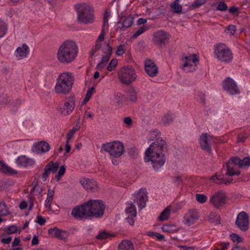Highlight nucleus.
<instances>
[{
	"mask_svg": "<svg viewBox=\"0 0 250 250\" xmlns=\"http://www.w3.org/2000/svg\"><path fill=\"white\" fill-rule=\"evenodd\" d=\"M29 52V47L25 44H23L21 47L17 48L16 51L17 56L26 57Z\"/></svg>",
	"mask_w": 250,
	"mask_h": 250,
	"instance_id": "30",
	"label": "nucleus"
},
{
	"mask_svg": "<svg viewBox=\"0 0 250 250\" xmlns=\"http://www.w3.org/2000/svg\"><path fill=\"white\" fill-rule=\"evenodd\" d=\"M101 47L102 44L100 42H96L95 47L93 49H92L91 51L90 57H93L94 55L99 50Z\"/></svg>",
	"mask_w": 250,
	"mask_h": 250,
	"instance_id": "52",
	"label": "nucleus"
},
{
	"mask_svg": "<svg viewBox=\"0 0 250 250\" xmlns=\"http://www.w3.org/2000/svg\"><path fill=\"white\" fill-rule=\"evenodd\" d=\"M171 211L170 206H169L167 207L161 213L158 218L159 221H164L167 220L170 215Z\"/></svg>",
	"mask_w": 250,
	"mask_h": 250,
	"instance_id": "33",
	"label": "nucleus"
},
{
	"mask_svg": "<svg viewBox=\"0 0 250 250\" xmlns=\"http://www.w3.org/2000/svg\"><path fill=\"white\" fill-rule=\"evenodd\" d=\"M48 232L51 237H55L61 240L64 239L67 235L66 231L59 229L57 228L49 229Z\"/></svg>",
	"mask_w": 250,
	"mask_h": 250,
	"instance_id": "24",
	"label": "nucleus"
},
{
	"mask_svg": "<svg viewBox=\"0 0 250 250\" xmlns=\"http://www.w3.org/2000/svg\"><path fill=\"white\" fill-rule=\"evenodd\" d=\"M214 143L213 137L207 133L202 134L199 138V143L201 148L209 153L212 152L211 146Z\"/></svg>",
	"mask_w": 250,
	"mask_h": 250,
	"instance_id": "12",
	"label": "nucleus"
},
{
	"mask_svg": "<svg viewBox=\"0 0 250 250\" xmlns=\"http://www.w3.org/2000/svg\"><path fill=\"white\" fill-rule=\"evenodd\" d=\"M118 61L116 59H112L108 64L107 69L109 71H113L117 65Z\"/></svg>",
	"mask_w": 250,
	"mask_h": 250,
	"instance_id": "46",
	"label": "nucleus"
},
{
	"mask_svg": "<svg viewBox=\"0 0 250 250\" xmlns=\"http://www.w3.org/2000/svg\"><path fill=\"white\" fill-rule=\"evenodd\" d=\"M80 128V126L73 127L72 129L67 134V140L69 141L73 137L74 133L77 131Z\"/></svg>",
	"mask_w": 250,
	"mask_h": 250,
	"instance_id": "49",
	"label": "nucleus"
},
{
	"mask_svg": "<svg viewBox=\"0 0 250 250\" xmlns=\"http://www.w3.org/2000/svg\"><path fill=\"white\" fill-rule=\"evenodd\" d=\"M226 202L227 196L223 191H218L215 192L209 199V203L217 208L224 206Z\"/></svg>",
	"mask_w": 250,
	"mask_h": 250,
	"instance_id": "10",
	"label": "nucleus"
},
{
	"mask_svg": "<svg viewBox=\"0 0 250 250\" xmlns=\"http://www.w3.org/2000/svg\"><path fill=\"white\" fill-rule=\"evenodd\" d=\"M145 70L146 73L150 77L156 76L158 73V69L153 61L147 59L145 62Z\"/></svg>",
	"mask_w": 250,
	"mask_h": 250,
	"instance_id": "20",
	"label": "nucleus"
},
{
	"mask_svg": "<svg viewBox=\"0 0 250 250\" xmlns=\"http://www.w3.org/2000/svg\"><path fill=\"white\" fill-rule=\"evenodd\" d=\"M124 123L126 125L127 127H130L132 125L133 121L131 117H126L124 119Z\"/></svg>",
	"mask_w": 250,
	"mask_h": 250,
	"instance_id": "54",
	"label": "nucleus"
},
{
	"mask_svg": "<svg viewBox=\"0 0 250 250\" xmlns=\"http://www.w3.org/2000/svg\"><path fill=\"white\" fill-rule=\"evenodd\" d=\"M198 101L202 104H206L205 95L203 93H200L198 95Z\"/></svg>",
	"mask_w": 250,
	"mask_h": 250,
	"instance_id": "55",
	"label": "nucleus"
},
{
	"mask_svg": "<svg viewBox=\"0 0 250 250\" xmlns=\"http://www.w3.org/2000/svg\"><path fill=\"white\" fill-rule=\"evenodd\" d=\"M37 182L36 183H35L34 181L33 182L32 185L33 186V187L30 191L31 193H32L33 192V191L35 190L36 188H37V189L39 190V193H41L42 191V190H43L42 188V187H37Z\"/></svg>",
	"mask_w": 250,
	"mask_h": 250,
	"instance_id": "61",
	"label": "nucleus"
},
{
	"mask_svg": "<svg viewBox=\"0 0 250 250\" xmlns=\"http://www.w3.org/2000/svg\"><path fill=\"white\" fill-rule=\"evenodd\" d=\"M172 121V114L170 112H167L164 115L162 118V123L164 125H167Z\"/></svg>",
	"mask_w": 250,
	"mask_h": 250,
	"instance_id": "36",
	"label": "nucleus"
},
{
	"mask_svg": "<svg viewBox=\"0 0 250 250\" xmlns=\"http://www.w3.org/2000/svg\"><path fill=\"white\" fill-rule=\"evenodd\" d=\"M17 231V227L15 225H12L8 227L6 230L7 234H10L16 233Z\"/></svg>",
	"mask_w": 250,
	"mask_h": 250,
	"instance_id": "56",
	"label": "nucleus"
},
{
	"mask_svg": "<svg viewBox=\"0 0 250 250\" xmlns=\"http://www.w3.org/2000/svg\"><path fill=\"white\" fill-rule=\"evenodd\" d=\"M134 202L137 203L141 209L144 208L148 200L146 189L141 188L137 193L134 194Z\"/></svg>",
	"mask_w": 250,
	"mask_h": 250,
	"instance_id": "17",
	"label": "nucleus"
},
{
	"mask_svg": "<svg viewBox=\"0 0 250 250\" xmlns=\"http://www.w3.org/2000/svg\"><path fill=\"white\" fill-rule=\"evenodd\" d=\"M101 151L107 152L111 156L119 158L124 153L125 149L124 146L121 142L114 141L104 144L102 146Z\"/></svg>",
	"mask_w": 250,
	"mask_h": 250,
	"instance_id": "7",
	"label": "nucleus"
},
{
	"mask_svg": "<svg viewBox=\"0 0 250 250\" xmlns=\"http://www.w3.org/2000/svg\"><path fill=\"white\" fill-rule=\"evenodd\" d=\"M210 179L217 184H224L225 185H228L232 181V179L231 178L226 179L224 177V176L217 174H215L212 176L210 177Z\"/></svg>",
	"mask_w": 250,
	"mask_h": 250,
	"instance_id": "26",
	"label": "nucleus"
},
{
	"mask_svg": "<svg viewBox=\"0 0 250 250\" xmlns=\"http://www.w3.org/2000/svg\"><path fill=\"white\" fill-rule=\"evenodd\" d=\"M125 99L126 101L129 102L130 103H135L137 102V92L133 87H130L127 89Z\"/></svg>",
	"mask_w": 250,
	"mask_h": 250,
	"instance_id": "25",
	"label": "nucleus"
},
{
	"mask_svg": "<svg viewBox=\"0 0 250 250\" xmlns=\"http://www.w3.org/2000/svg\"><path fill=\"white\" fill-rule=\"evenodd\" d=\"M182 64L181 68L186 72H192L197 68V64L199 62V58L195 54H190L184 56L182 59Z\"/></svg>",
	"mask_w": 250,
	"mask_h": 250,
	"instance_id": "9",
	"label": "nucleus"
},
{
	"mask_svg": "<svg viewBox=\"0 0 250 250\" xmlns=\"http://www.w3.org/2000/svg\"><path fill=\"white\" fill-rule=\"evenodd\" d=\"M195 197L197 201L200 204L206 203L208 199L207 196L203 194H196Z\"/></svg>",
	"mask_w": 250,
	"mask_h": 250,
	"instance_id": "42",
	"label": "nucleus"
},
{
	"mask_svg": "<svg viewBox=\"0 0 250 250\" xmlns=\"http://www.w3.org/2000/svg\"><path fill=\"white\" fill-rule=\"evenodd\" d=\"M0 170H1L3 173L7 174H16L17 172L11 168L10 167H8L4 163L0 162Z\"/></svg>",
	"mask_w": 250,
	"mask_h": 250,
	"instance_id": "32",
	"label": "nucleus"
},
{
	"mask_svg": "<svg viewBox=\"0 0 250 250\" xmlns=\"http://www.w3.org/2000/svg\"><path fill=\"white\" fill-rule=\"evenodd\" d=\"M10 100L9 97L4 94L0 96V104L7 105L9 103Z\"/></svg>",
	"mask_w": 250,
	"mask_h": 250,
	"instance_id": "51",
	"label": "nucleus"
},
{
	"mask_svg": "<svg viewBox=\"0 0 250 250\" xmlns=\"http://www.w3.org/2000/svg\"><path fill=\"white\" fill-rule=\"evenodd\" d=\"M148 29V27L146 26H143L141 27L137 31H136L134 34L133 35L132 38L136 39L139 35L143 34L144 32L146 31Z\"/></svg>",
	"mask_w": 250,
	"mask_h": 250,
	"instance_id": "41",
	"label": "nucleus"
},
{
	"mask_svg": "<svg viewBox=\"0 0 250 250\" xmlns=\"http://www.w3.org/2000/svg\"><path fill=\"white\" fill-rule=\"evenodd\" d=\"M8 214L5 204L3 202H0V217L5 216Z\"/></svg>",
	"mask_w": 250,
	"mask_h": 250,
	"instance_id": "44",
	"label": "nucleus"
},
{
	"mask_svg": "<svg viewBox=\"0 0 250 250\" xmlns=\"http://www.w3.org/2000/svg\"><path fill=\"white\" fill-rule=\"evenodd\" d=\"M134 22V17L132 15H129L123 21L122 26L119 27L121 30H125L131 26Z\"/></svg>",
	"mask_w": 250,
	"mask_h": 250,
	"instance_id": "31",
	"label": "nucleus"
},
{
	"mask_svg": "<svg viewBox=\"0 0 250 250\" xmlns=\"http://www.w3.org/2000/svg\"><path fill=\"white\" fill-rule=\"evenodd\" d=\"M94 90V87H92L89 88L86 92L85 97L90 99L92 95V92Z\"/></svg>",
	"mask_w": 250,
	"mask_h": 250,
	"instance_id": "64",
	"label": "nucleus"
},
{
	"mask_svg": "<svg viewBox=\"0 0 250 250\" xmlns=\"http://www.w3.org/2000/svg\"><path fill=\"white\" fill-rule=\"evenodd\" d=\"M118 250H134V246L130 241L124 240L119 244Z\"/></svg>",
	"mask_w": 250,
	"mask_h": 250,
	"instance_id": "28",
	"label": "nucleus"
},
{
	"mask_svg": "<svg viewBox=\"0 0 250 250\" xmlns=\"http://www.w3.org/2000/svg\"><path fill=\"white\" fill-rule=\"evenodd\" d=\"M78 48L73 41L64 42L59 47L57 57L60 62L68 63L73 62L77 56Z\"/></svg>",
	"mask_w": 250,
	"mask_h": 250,
	"instance_id": "3",
	"label": "nucleus"
},
{
	"mask_svg": "<svg viewBox=\"0 0 250 250\" xmlns=\"http://www.w3.org/2000/svg\"><path fill=\"white\" fill-rule=\"evenodd\" d=\"M52 200H53V199L50 198H47L46 200H45V206L46 208H48V209L49 210L51 209V204L52 202Z\"/></svg>",
	"mask_w": 250,
	"mask_h": 250,
	"instance_id": "62",
	"label": "nucleus"
},
{
	"mask_svg": "<svg viewBox=\"0 0 250 250\" xmlns=\"http://www.w3.org/2000/svg\"><path fill=\"white\" fill-rule=\"evenodd\" d=\"M206 0H195L189 6V9L190 10H194L195 8L200 7L203 5Z\"/></svg>",
	"mask_w": 250,
	"mask_h": 250,
	"instance_id": "37",
	"label": "nucleus"
},
{
	"mask_svg": "<svg viewBox=\"0 0 250 250\" xmlns=\"http://www.w3.org/2000/svg\"><path fill=\"white\" fill-rule=\"evenodd\" d=\"M59 167V164L50 161L47 164L44 169V172L42 173V178L43 181H46L49 175L51 172L55 173Z\"/></svg>",
	"mask_w": 250,
	"mask_h": 250,
	"instance_id": "19",
	"label": "nucleus"
},
{
	"mask_svg": "<svg viewBox=\"0 0 250 250\" xmlns=\"http://www.w3.org/2000/svg\"><path fill=\"white\" fill-rule=\"evenodd\" d=\"M124 45L121 44L117 48V51H116V54L118 56H121L123 55L124 53H125V51L124 49Z\"/></svg>",
	"mask_w": 250,
	"mask_h": 250,
	"instance_id": "57",
	"label": "nucleus"
},
{
	"mask_svg": "<svg viewBox=\"0 0 250 250\" xmlns=\"http://www.w3.org/2000/svg\"><path fill=\"white\" fill-rule=\"evenodd\" d=\"M227 9L228 6L224 2L220 1L218 2L217 10L221 11H226Z\"/></svg>",
	"mask_w": 250,
	"mask_h": 250,
	"instance_id": "50",
	"label": "nucleus"
},
{
	"mask_svg": "<svg viewBox=\"0 0 250 250\" xmlns=\"http://www.w3.org/2000/svg\"><path fill=\"white\" fill-rule=\"evenodd\" d=\"M156 138V140L146 149L145 160L146 162H151L153 169L157 170L166 162L165 153L167 145L165 140Z\"/></svg>",
	"mask_w": 250,
	"mask_h": 250,
	"instance_id": "1",
	"label": "nucleus"
},
{
	"mask_svg": "<svg viewBox=\"0 0 250 250\" xmlns=\"http://www.w3.org/2000/svg\"><path fill=\"white\" fill-rule=\"evenodd\" d=\"M209 221L216 224H220V217L215 213L211 212L208 216Z\"/></svg>",
	"mask_w": 250,
	"mask_h": 250,
	"instance_id": "35",
	"label": "nucleus"
},
{
	"mask_svg": "<svg viewBox=\"0 0 250 250\" xmlns=\"http://www.w3.org/2000/svg\"><path fill=\"white\" fill-rule=\"evenodd\" d=\"M77 11L79 22L84 24L93 23L94 21V10L88 4H78L75 5Z\"/></svg>",
	"mask_w": 250,
	"mask_h": 250,
	"instance_id": "5",
	"label": "nucleus"
},
{
	"mask_svg": "<svg viewBox=\"0 0 250 250\" xmlns=\"http://www.w3.org/2000/svg\"><path fill=\"white\" fill-rule=\"evenodd\" d=\"M236 26L233 25H229L227 30L225 31L226 33L229 34L230 35H233L236 32Z\"/></svg>",
	"mask_w": 250,
	"mask_h": 250,
	"instance_id": "53",
	"label": "nucleus"
},
{
	"mask_svg": "<svg viewBox=\"0 0 250 250\" xmlns=\"http://www.w3.org/2000/svg\"><path fill=\"white\" fill-rule=\"evenodd\" d=\"M200 215L195 209H190L184 215L183 222L185 225L190 227L193 225L199 219Z\"/></svg>",
	"mask_w": 250,
	"mask_h": 250,
	"instance_id": "15",
	"label": "nucleus"
},
{
	"mask_svg": "<svg viewBox=\"0 0 250 250\" xmlns=\"http://www.w3.org/2000/svg\"><path fill=\"white\" fill-rule=\"evenodd\" d=\"M183 206L182 202H179L175 204L174 207L173 208V213H175L180 210Z\"/></svg>",
	"mask_w": 250,
	"mask_h": 250,
	"instance_id": "58",
	"label": "nucleus"
},
{
	"mask_svg": "<svg viewBox=\"0 0 250 250\" xmlns=\"http://www.w3.org/2000/svg\"><path fill=\"white\" fill-rule=\"evenodd\" d=\"M237 167H238V165L234 162L233 158H232L226 164V175L229 176L239 175L240 174V172L237 169Z\"/></svg>",
	"mask_w": 250,
	"mask_h": 250,
	"instance_id": "21",
	"label": "nucleus"
},
{
	"mask_svg": "<svg viewBox=\"0 0 250 250\" xmlns=\"http://www.w3.org/2000/svg\"><path fill=\"white\" fill-rule=\"evenodd\" d=\"M16 162L19 166L26 167L34 165L35 161L34 159L28 158L25 155H21L17 158Z\"/></svg>",
	"mask_w": 250,
	"mask_h": 250,
	"instance_id": "23",
	"label": "nucleus"
},
{
	"mask_svg": "<svg viewBox=\"0 0 250 250\" xmlns=\"http://www.w3.org/2000/svg\"><path fill=\"white\" fill-rule=\"evenodd\" d=\"M214 53L218 61L225 63L230 62L233 58L231 50L223 43L217 44L215 47Z\"/></svg>",
	"mask_w": 250,
	"mask_h": 250,
	"instance_id": "6",
	"label": "nucleus"
},
{
	"mask_svg": "<svg viewBox=\"0 0 250 250\" xmlns=\"http://www.w3.org/2000/svg\"><path fill=\"white\" fill-rule=\"evenodd\" d=\"M75 97L74 96L66 98L63 106L60 108L61 113L64 116L70 114L75 108Z\"/></svg>",
	"mask_w": 250,
	"mask_h": 250,
	"instance_id": "13",
	"label": "nucleus"
},
{
	"mask_svg": "<svg viewBox=\"0 0 250 250\" xmlns=\"http://www.w3.org/2000/svg\"><path fill=\"white\" fill-rule=\"evenodd\" d=\"M105 36V30L104 29H102L101 33L100 34L99 37L97 40L96 42H101L104 40Z\"/></svg>",
	"mask_w": 250,
	"mask_h": 250,
	"instance_id": "60",
	"label": "nucleus"
},
{
	"mask_svg": "<svg viewBox=\"0 0 250 250\" xmlns=\"http://www.w3.org/2000/svg\"><path fill=\"white\" fill-rule=\"evenodd\" d=\"M170 37L166 32L160 30L154 33L152 41L155 44L162 46L169 42Z\"/></svg>",
	"mask_w": 250,
	"mask_h": 250,
	"instance_id": "14",
	"label": "nucleus"
},
{
	"mask_svg": "<svg viewBox=\"0 0 250 250\" xmlns=\"http://www.w3.org/2000/svg\"><path fill=\"white\" fill-rule=\"evenodd\" d=\"M183 180L179 176H175L173 177V184H175V186L179 188L182 185Z\"/></svg>",
	"mask_w": 250,
	"mask_h": 250,
	"instance_id": "48",
	"label": "nucleus"
},
{
	"mask_svg": "<svg viewBox=\"0 0 250 250\" xmlns=\"http://www.w3.org/2000/svg\"><path fill=\"white\" fill-rule=\"evenodd\" d=\"M163 231L170 233L172 231V226L165 225L162 227Z\"/></svg>",
	"mask_w": 250,
	"mask_h": 250,
	"instance_id": "59",
	"label": "nucleus"
},
{
	"mask_svg": "<svg viewBox=\"0 0 250 250\" xmlns=\"http://www.w3.org/2000/svg\"><path fill=\"white\" fill-rule=\"evenodd\" d=\"M36 222L41 225H43L45 222V219L44 218L41 216H39L37 218Z\"/></svg>",
	"mask_w": 250,
	"mask_h": 250,
	"instance_id": "63",
	"label": "nucleus"
},
{
	"mask_svg": "<svg viewBox=\"0 0 250 250\" xmlns=\"http://www.w3.org/2000/svg\"><path fill=\"white\" fill-rule=\"evenodd\" d=\"M7 30V24L3 21L0 20V38L3 37Z\"/></svg>",
	"mask_w": 250,
	"mask_h": 250,
	"instance_id": "39",
	"label": "nucleus"
},
{
	"mask_svg": "<svg viewBox=\"0 0 250 250\" xmlns=\"http://www.w3.org/2000/svg\"><path fill=\"white\" fill-rule=\"evenodd\" d=\"M223 89L231 95H235L240 93V90L234 81L230 77L227 78L223 82Z\"/></svg>",
	"mask_w": 250,
	"mask_h": 250,
	"instance_id": "16",
	"label": "nucleus"
},
{
	"mask_svg": "<svg viewBox=\"0 0 250 250\" xmlns=\"http://www.w3.org/2000/svg\"><path fill=\"white\" fill-rule=\"evenodd\" d=\"M109 59L106 57H102L101 62L98 64L96 67V69L98 70H102L106 65L107 62Z\"/></svg>",
	"mask_w": 250,
	"mask_h": 250,
	"instance_id": "40",
	"label": "nucleus"
},
{
	"mask_svg": "<svg viewBox=\"0 0 250 250\" xmlns=\"http://www.w3.org/2000/svg\"><path fill=\"white\" fill-rule=\"evenodd\" d=\"M50 149V146L48 143L45 141H41L34 144L32 150L33 152L37 153H43L48 152Z\"/></svg>",
	"mask_w": 250,
	"mask_h": 250,
	"instance_id": "22",
	"label": "nucleus"
},
{
	"mask_svg": "<svg viewBox=\"0 0 250 250\" xmlns=\"http://www.w3.org/2000/svg\"><path fill=\"white\" fill-rule=\"evenodd\" d=\"M103 52L105 54L103 57L109 59L112 54V47L110 46V40L106 41L102 48Z\"/></svg>",
	"mask_w": 250,
	"mask_h": 250,
	"instance_id": "29",
	"label": "nucleus"
},
{
	"mask_svg": "<svg viewBox=\"0 0 250 250\" xmlns=\"http://www.w3.org/2000/svg\"><path fill=\"white\" fill-rule=\"evenodd\" d=\"M182 6L179 3V0H175L173 3V10L175 13H181L182 12Z\"/></svg>",
	"mask_w": 250,
	"mask_h": 250,
	"instance_id": "43",
	"label": "nucleus"
},
{
	"mask_svg": "<svg viewBox=\"0 0 250 250\" xmlns=\"http://www.w3.org/2000/svg\"><path fill=\"white\" fill-rule=\"evenodd\" d=\"M118 76L122 83L129 84L136 80L137 75L132 66L127 65L121 68L118 72Z\"/></svg>",
	"mask_w": 250,
	"mask_h": 250,
	"instance_id": "8",
	"label": "nucleus"
},
{
	"mask_svg": "<svg viewBox=\"0 0 250 250\" xmlns=\"http://www.w3.org/2000/svg\"><path fill=\"white\" fill-rule=\"evenodd\" d=\"M231 240L234 243H239L243 241V239L236 233H232L229 235Z\"/></svg>",
	"mask_w": 250,
	"mask_h": 250,
	"instance_id": "45",
	"label": "nucleus"
},
{
	"mask_svg": "<svg viewBox=\"0 0 250 250\" xmlns=\"http://www.w3.org/2000/svg\"><path fill=\"white\" fill-rule=\"evenodd\" d=\"M236 226L241 231H246L249 228V216L245 211H241L237 216L235 222Z\"/></svg>",
	"mask_w": 250,
	"mask_h": 250,
	"instance_id": "11",
	"label": "nucleus"
},
{
	"mask_svg": "<svg viewBox=\"0 0 250 250\" xmlns=\"http://www.w3.org/2000/svg\"><path fill=\"white\" fill-rule=\"evenodd\" d=\"M130 207L126 209V212L130 216L136 217L137 211L135 206L132 203H131Z\"/></svg>",
	"mask_w": 250,
	"mask_h": 250,
	"instance_id": "38",
	"label": "nucleus"
},
{
	"mask_svg": "<svg viewBox=\"0 0 250 250\" xmlns=\"http://www.w3.org/2000/svg\"><path fill=\"white\" fill-rule=\"evenodd\" d=\"M111 236H112V235L104 231L99 232V233L96 236V238L98 239H105Z\"/></svg>",
	"mask_w": 250,
	"mask_h": 250,
	"instance_id": "47",
	"label": "nucleus"
},
{
	"mask_svg": "<svg viewBox=\"0 0 250 250\" xmlns=\"http://www.w3.org/2000/svg\"><path fill=\"white\" fill-rule=\"evenodd\" d=\"M250 135V132L248 131H244L239 133L237 136V143H243L248 137Z\"/></svg>",
	"mask_w": 250,
	"mask_h": 250,
	"instance_id": "34",
	"label": "nucleus"
},
{
	"mask_svg": "<svg viewBox=\"0 0 250 250\" xmlns=\"http://www.w3.org/2000/svg\"><path fill=\"white\" fill-rule=\"evenodd\" d=\"M233 161L240 168H247L250 166V158L249 157H245L243 159L235 157H233Z\"/></svg>",
	"mask_w": 250,
	"mask_h": 250,
	"instance_id": "27",
	"label": "nucleus"
},
{
	"mask_svg": "<svg viewBox=\"0 0 250 250\" xmlns=\"http://www.w3.org/2000/svg\"><path fill=\"white\" fill-rule=\"evenodd\" d=\"M105 206L100 200H90L85 204L73 208L71 214L75 218L101 217L104 215Z\"/></svg>",
	"mask_w": 250,
	"mask_h": 250,
	"instance_id": "2",
	"label": "nucleus"
},
{
	"mask_svg": "<svg viewBox=\"0 0 250 250\" xmlns=\"http://www.w3.org/2000/svg\"><path fill=\"white\" fill-rule=\"evenodd\" d=\"M74 81L72 73L64 72L60 74L55 86V91L58 94H67L71 90Z\"/></svg>",
	"mask_w": 250,
	"mask_h": 250,
	"instance_id": "4",
	"label": "nucleus"
},
{
	"mask_svg": "<svg viewBox=\"0 0 250 250\" xmlns=\"http://www.w3.org/2000/svg\"><path fill=\"white\" fill-rule=\"evenodd\" d=\"M80 182L83 187L87 191L95 192L99 190L97 182L93 180L83 178L80 180Z\"/></svg>",
	"mask_w": 250,
	"mask_h": 250,
	"instance_id": "18",
	"label": "nucleus"
}]
</instances>
